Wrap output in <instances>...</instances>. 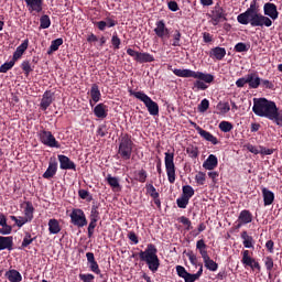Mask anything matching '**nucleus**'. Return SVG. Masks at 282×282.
Segmentation results:
<instances>
[{
  "mask_svg": "<svg viewBox=\"0 0 282 282\" xmlns=\"http://www.w3.org/2000/svg\"><path fill=\"white\" fill-rule=\"evenodd\" d=\"M263 13L259 12L257 0H252L250 7L237 15V21L241 25L250 24L252 28H270L272 26V20L275 21L279 18L276 6L272 2L264 3Z\"/></svg>",
  "mask_w": 282,
  "mask_h": 282,
  "instance_id": "nucleus-1",
  "label": "nucleus"
},
{
  "mask_svg": "<svg viewBox=\"0 0 282 282\" xmlns=\"http://www.w3.org/2000/svg\"><path fill=\"white\" fill-rule=\"evenodd\" d=\"M252 111L260 118H267L279 127H282V110L265 97H254Z\"/></svg>",
  "mask_w": 282,
  "mask_h": 282,
  "instance_id": "nucleus-2",
  "label": "nucleus"
},
{
  "mask_svg": "<svg viewBox=\"0 0 282 282\" xmlns=\"http://www.w3.org/2000/svg\"><path fill=\"white\" fill-rule=\"evenodd\" d=\"M158 253L159 250L153 243H149L144 251L139 252L140 260L145 262L152 273H156L161 267V260Z\"/></svg>",
  "mask_w": 282,
  "mask_h": 282,
  "instance_id": "nucleus-3",
  "label": "nucleus"
},
{
  "mask_svg": "<svg viewBox=\"0 0 282 282\" xmlns=\"http://www.w3.org/2000/svg\"><path fill=\"white\" fill-rule=\"evenodd\" d=\"M173 74L181 78H195L207 84L215 82V75H210V73H200L199 70H191V68H174Z\"/></svg>",
  "mask_w": 282,
  "mask_h": 282,
  "instance_id": "nucleus-4",
  "label": "nucleus"
},
{
  "mask_svg": "<svg viewBox=\"0 0 282 282\" xmlns=\"http://www.w3.org/2000/svg\"><path fill=\"white\" fill-rule=\"evenodd\" d=\"M129 95L142 101L151 116L160 115L159 104L156 101H153L152 98L147 95V93H143V90H129Z\"/></svg>",
  "mask_w": 282,
  "mask_h": 282,
  "instance_id": "nucleus-5",
  "label": "nucleus"
},
{
  "mask_svg": "<svg viewBox=\"0 0 282 282\" xmlns=\"http://www.w3.org/2000/svg\"><path fill=\"white\" fill-rule=\"evenodd\" d=\"M133 144L134 143L129 135H124L121 138L118 154L122 160L128 161L131 159L133 152Z\"/></svg>",
  "mask_w": 282,
  "mask_h": 282,
  "instance_id": "nucleus-6",
  "label": "nucleus"
},
{
  "mask_svg": "<svg viewBox=\"0 0 282 282\" xmlns=\"http://www.w3.org/2000/svg\"><path fill=\"white\" fill-rule=\"evenodd\" d=\"M165 170H166V175L170 184H174L176 182V166L174 163L175 154L166 152L165 154Z\"/></svg>",
  "mask_w": 282,
  "mask_h": 282,
  "instance_id": "nucleus-7",
  "label": "nucleus"
},
{
  "mask_svg": "<svg viewBox=\"0 0 282 282\" xmlns=\"http://www.w3.org/2000/svg\"><path fill=\"white\" fill-rule=\"evenodd\" d=\"M37 138L42 144L48 148L61 149L59 142L56 140V138L53 135V132H51L50 130H39Z\"/></svg>",
  "mask_w": 282,
  "mask_h": 282,
  "instance_id": "nucleus-8",
  "label": "nucleus"
},
{
  "mask_svg": "<svg viewBox=\"0 0 282 282\" xmlns=\"http://www.w3.org/2000/svg\"><path fill=\"white\" fill-rule=\"evenodd\" d=\"M127 54L139 64H147V63H153L155 62V57L153 54L149 52H139L131 47L127 48Z\"/></svg>",
  "mask_w": 282,
  "mask_h": 282,
  "instance_id": "nucleus-9",
  "label": "nucleus"
},
{
  "mask_svg": "<svg viewBox=\"0 0 282 282\" xmlns=\"http://www.w3.org/2000/svg\"><path fill=\"white\" fill-rule=\"evenodd\" d=\"M226 17H228V13H226V10L217 2L209 14L213 25L217 26L219 23L228 21Z\"/></svg>",
  "mask_w": 282,
  "mask_h": 282,
  "instance_id": "nucleus-10",
  "label": "nucleus"
},
{
  "mask_svg": "<svg viewBox=\"0 0 282 282\" xmlns=\"http://www.w3.org/2000/svg\"><path fill=\"white\" fill-rule=\"evenodd\" d=\"M69 217H70V224H73L78 228H84L85 226L88 225L86 214L84 213V210L79 208L73 209L72 213L69 214Z\"/></svg>",
  "mask_w": 282,
  "mask_h": 282,
  "instance_id": "nucleus-11",
  "label": "nucleus"
},
{
  "mask_svg": "<svg viewBox=\"0 0 282 282\" xmlns=\"http://www.w3.org/2000/svg\"><path fill=\"white\" fill-rule=\"evenodd\" d=\"M154 33L162 41L170 36V29L166 26L164 20H159L155 22Z\"/></svg>",
  "mask_w": 282,
  "mask_h": 282,
  "instance_id": "nucleus-12",
  "label": "nucleus"
},
{
  "mask_svg": "<svg viewBox=\"0 0 282 282\" xmlns=\"http://www.w3.org/2000/svg\"><path fill=\"white\" fill-rule=\"evenodd\" d=\"M242 264H245L246 267H250L251 269H256L258 270V272H261V264H259V262H257L254 259H252L250 257V251L245 250L242 252V260H241Z\"/></svg>",
  "mask_w": 282,
  "mask_h": 282,
  "instance_id": "nucleus-13",
  "label": "nucleus"
},
{
  "mask_svg": "<svg viewBox=\"0 0 282 282\" xmlns=\"http://www.w3.org/2000/svg\"><path fill=\"white\" fill-rule=\"evenodd\" d=\"M59 169L63 171H77V165L66 155H57Z\"/></svg>",
  "mask_w": 282,
  "mask_h": 282,
  "instance_id": "nucleus-14",
  "label": "nucleus"
},
{
  "mask_svg": "<svg viewBox=\"0 0 282 282\" xmlns=\"http://www.w3.org/2000/svg\"><path fill=\"white\" fill-rule=\"evenodd\" d=\"M54 93H52V90H45V93H43L42 95V99L40 102V109L42 111H46L50 106L54 102Z\"/></svg>",
  "mask_w": 282,
  "mask_h": 282,
  "instance_id": "nucleus-15",
  "label": "nucleus"
},
{
  "mask_svg": "<svg viewBox=\"0 0 282 282\" xmlns=\"http://www.w3.org/2000/svg\"><path fill=\"white\" fill-rule=\"evenodd\" d=\"M57 171H58L57 161L51 159L48 162V166H47L46 171L43 173L42 177L45 180H51L56 175Z\"/></svg>",
  "mask_w": 282,
  "mask_h": 282,
  "instance_id": "nucleus-16",
  "label": "nucleus"
},
{
  "mask_svg": "<svg viewBox=\"0 0 282 282\" xmlns=\"http://www.w3.org/2000/svg\"><path fill=\"white\" fill-rule=\"evenodd\" d=\"M86 259H87V264L89 267V270L95 274H101V270L98 262L96 261L95 253L87 252Z\"/></svg>",
  "mask_w": 282,
  "mask_h": 282,
  "instance_id": "nucleus-17",
  "label": "nucleus"
},
{
  "mask_svg": "<svg viewBox=\"0 0 282 282\" xmlns=\"http://www.w3.org/2000/svg\"><path fill=\"white\" fill-rule=\"evenodd\" d=\"M30 12L41 13L43 11V0H24Z\"/></svg>",
  "mask_w": 282,
  "mask_h": 282,
  "instance_id": "nucleus-18",
  "label": "nucleus"
},
{
  "mask_svg": "<svg viewBox=\"0 0 282 282\" xmlns=\"http://www.w3.org/2000/svg\"><path fill=\"white\" fill-rule=\"evenodd\" d=\"M196 131L205 141L210 142L213 145L219 144V140L210 134V132H207V130H204V128L196 127Z\"/></svg>",
  "mask_w": 282,
  "mask_h": 282,
  "instance_id": "nucleus-19",
  "label": "nucleus"
},
{
  "mask_svg": "<svg viewBox=\"0 0 282 282\" xmlns=\"http://www.w3.org/2000/svg\"><path fill=\"white\" fill-rule=\"evenodd\" d=\"M247 84L249 85L250 89H257L259 86H261V77H259L257 73H248Z\"/></svg>",
  "mask_w": 282,
  "mask_h": 282,
  "instance_id": "nucleus-20",
  "label": "nucleus"
},
{
  "mask_svg": "<svg viewBox=\"0 0 282 282\" xmlns=\"http://www.w3.org/2000/svg\"><path fill=\"white\" fill-rule=\"evenodd\" d=\"M94 115L96 118L106 119L108 117V106L106 104H97L94 108Z\"/></svg>",
  "mask_w": 282,
  "mask_h": 282,
  "instance_id": "nucleus-21",
  "label": "nucleus"
},
{
  "mask_svg": "<svg viewBox=\"0 0 282 282\" xmlns=\"http://www.w3.org/2000/svg\"><path fill=\"white\" fill-rule=\"evenodd\" d=\"M210 58H215L217 61H221L226 57V47L215 46L209 51Z\"/></svg>",
  "mask_w": 282,
  "mask_h": 282,
  "instance_id": "nucleus-22",
  "label": "nucleus"
},
{
  "mask_svg": "<svg viewBox=\"0 0 282 282\" xmlns=\"http://www.w3.org/2000/svg\"><path fill=\"white\" fill-rule=\"evenodd\" d=\"M219 164V161L217 160V156L210 154L207 160L203 163V167L207 171H213L217 167Z\"/></svg>",
  "mask_w": 282,
  "mask_h": 282,
  "instance_id": "nucleus-23",
  "label": "nucleus"
},
{
  "mask_svg": "<svg viewBox=\"0 0 282 282\" xmlns=\"http://www.w3.org/2000/svg\"><path fill=\"white\" fill-rule=\"evenodd\" d=\"M6 249H8L9 251L13 249V237L0 236V251Z\"/></svg>",
  "mask_w": 282,
  "mask_h": 282,
  "instance_id": "nucleus-24",
  "label": "nucleus"
},
{
  "mask_svg": "<svg viewBox=\"0 0 282 282\" xmlns=\"http://www.w3.org/2000/svg\"><path fill=\"white\" fill-rule=\"evenodd\" d=\"M240 238L242 239V245L247 249H252L254 248V239L252 236L248 235V231H242L240 235Z\"/></svg>",
  "mask_w": 282,
  "mask_h": 282,
  "instance_id": "nucleus-25",
  "label": "nucleus"
},
{
  "mask_svg": "<svg viewBox=\"0 0 282 282\" xmlns=\"http://www.w3.org/2000/svg\"><path fill=\"white\" fill-rule=\"evenodd\" d=\"M4 276L9 282H21L23 280L22 274L17 270H9L4 273Z\"/></svg>",
  "mask_w": 282,
  "mask_h": 282,
  "instance_id": "nucleus-26",
  "label": "nucleus"
},
{
  "mask_svg": "<svg viewBox=\"0 0 282 282\" xmlns=\"http://www.w3.org/2000/svg\"><path fill=\"white\" fill-rule=\"evenodd\" d=\"M47 226H48V232L51 235H58L62 231V227L57 219H50Z\"/></svg>",
  "mask_w": 282,
  "mask_h": 282,
  "instance_id": "nucleus-27",
  "label": "nucleus"
},
{
  "mask_svg": "<svg viewBox=\"0 0 282 282\" xmlns=\"http://www.w3.org/2000/svg\"><path fill=\"white\" fill-rule=\"evenodd\" d=\"M63 44H64L63 37H57L55 40H52L51 45L47 50V54L51 55L54 52H57Z\"/></svg>",
  "mask_w": 282,
  "mask_h": 282,
  "instance_id": "nucleus-28",
  "label": "nucleus"
},
{
  "mask_svg": "<svg viewBox=\"0 0 282 282\" xmlns=\"http://www.w3.org/2000/svg\"><path fill=\"white\" fill-rule=\"evenodd\" d=\"M262 197L264 206H270L274 202V194L265 187L262 188Z\"/></svg>",
  "mask_w": 282,
  "mask_h": 282,
  "instance_id": "nucleus-29",
  "label": "nucleus"
},
{
  "mask_svg": "<svg viewBox=\"0 0 282 282\" xmlns=\"http://www.w3.org/2000/svg\"><path fill=\"white\" fill-rule=\"evenodd\" d=\"M252 213H250V210H242L240 212L239 216H238V221H240L241 224L248 225L250 223H252Z\"/></svg>",
  "mask_w": 282,
  "mask_h": 282,
  "instance_id": "nucleus-30",
  "label": "nucleus"
},
{
  "mask_svg": "<svg viewBox=\"0 0 282 282\" xmlns=\"http://www.w3.org/2000/svg\"><path fill=\"white\" fill-rule=\"evenodd\" d=\"M90 97L95 104L100 101L101 93H100V88H99L98 84H93V86L90 88Z\"/></svg>",
  "mask_w": 282,
  "mask_h": 282,
  "instance_id": "nucleus-31",
  "label": "nucleus"
},
{
  "mask_svg": "<svg viewBox=\"0 0 282 282\" xmlns=\"http://www.w3.org/2000/svg\"><path fill=\"white\" fill-rule=\"evenodd\" d=\"M34 206L32 203L28 202L25 203V208H24V218L31 223L34 218Z\"/></svg>",
  "mask_w": 282,
  "mask_h": 282,
  "instance_id": "nucleus-32",
  "label": "nucleus"
},
{
  "mask_svg": "<svg viewBox=\"0 0 282 282\" xmlns=\"http://www.w3.org/2000/svg\"><path fill=\"white\" fill-rule=\"evenodd\" d=\"M52 25V21L48 14H43L40 18V29L42 30H46L48 28H51Z\"/></svg>",
  "mask_w": 282,
  "mask_h": 282,
  "instance_id": "nucleus-33",
  "label": "nucleus"
},
{
  "mask_svg": "<svg viewBox=\"0 0 282 282\" xmlns=\"http://www.w3.org/2000/svg\"><path fill=\"white\" fill-rule=\"evenodd\" d=\"M182 32L180 30H175L173 33V39L171 45L173 47H181L182 46Z\"/></svg>",
  "mask_w": 282,
  "mask_h": 282,
  "instance_id": "nucleus-34",
  "label": "nucleus"
},
{
  "mask_svg": "<svg viewBox=\"0 0 282 282\" xmlns=\"http://www.w3.org/2000/svg\"><path fill=\"white\" fill-rule=\"evenodd\" d=\"M35 240H36V237L32 238V235L30 232H25L24 237H23V240H22V243H21V249L28 248Z\"/></svg>",
  "mask_w": 282,
  "mask_h": 282,
  "instance_id": "nucleus-35",
  "label": "nucleus"
},
{
  "mask_svg": "<svg viewBox=\"0 0 282 282\" xmlns=\"http://www.w3.org/2000/svg\"><path fill=\"white\" fill-rule=\"evenodd\" d=\"M182 191V196L188 198L189 200L195 195V189L191 185L183 186Z\"/></svg>",
  "mask_w": 282,
  "mask_h": 282,
  "instance_id": "nucleus-36",
  "label": "nucleus"
},
{
  "mask_svg": "<svg viewBox=\"0 0 282 282\" xmlns=\"http://www.w3.org/2000/svg\"><path fill=\"white\" fill-rule=\"evenodd\" d=\"M147 194H149L153 199L160 198V193L156 191L153 184L145 185Z\"/></svg>",
  "mask_w": 282,
  "mask_h": 282,
  "instance_id": "nucleus-37",
  "label": "nucleus"
},
{
  "mask_svg": "<svg viewBox=\"0 0 282 282\" xmlns=\"http://www.w3.org/2000/svg\"><path fill=\"white\" fill-rule=\"evenodd\" d=\"M108 185L116 189V188H120V182L117 177H112L111 174L107 175V178H106Z\"/></svg>",
  "mask_w": 282,
  "mask_h": 282,
  "instance_id": "nucleus-38",
  "label": "nucleus"
},
{
  "mask_svg": "<svg viewBox=\"0 0 282 282\" xmlns=\"http://www.w3.org/2000/svg\"><path fill=\"white\" fill-rule=\"evenodd\" d=\"M15 65V62L13 59H10L9 62H4V64H1L0 66V73L7 74L10 69H12Z\"/></svg>",
  "mask_w": 282,
  "mask_h": 282,
  "instance_id": "nucleus-39",
  "label": "nucleus"
},
{
  "mask_svg": "<svg viewBox=\"0 0 282 282\" xmlns=\"http://www.w3.org/2000/svg\"><path fill=\"white\" fill-rule=\"evenodd\" d=\"M218 128L224 133H228V132L232 131L234 126H232V123H230V121H220Z\"/></svg>",
  "mask_w": 282,
  "mask_h": 282,
  "instance_id": "nucleus-40",
  "label": "nucleus"
},
{
  "mask_svg": "<svg viewBox=\"0 0 282 282\" xmlns=\"http://www.w3.org/2000/svg\"><path fill=\"white\" fill-rule=\"evenodd\" d=\"M263 261H264V265H265V269L268 271V274H269V276H271L272 275V269L274 267L273 259H272V257H265L263 259Z\"/></svg>",
  "mask_w": 282,
  "mask_h": 282,
  "instance_id": "nucleus-41",
  "label": "nucleus"
},
{
  "mask_svg": "<svg viewBox=\"0 0 282 282\" xmlns=\"http://www.w3.org/2000/svg\"><path fill=\"white\" fill-rule=\"evenodd\" d=\"M204 265L207 270L215 272L217 271V269H219V264H217V262H215L213 259L209 258V260L204 262Z\"/></svg>",
  "mask_w": 282,
  "mask_h": 282,
  "instance_id": "nucleus-42",
  "label": "nucleus"
},
{
  "mask_svg": "<svg viewBox=\"0 0 282 282\" xmlns=\"http://www.w3.org/2000/svg\"><path fill=\"white\" fill-rule=\"evenodd\" d=\"M206 84H208V83L204 82V79H197L196 82H194L193 89L204 91V90L208 89V86Z\"/></svg>",
  "mask_w": 282,
  "mask_h": 282,
  "instance_id": "nucleus-43",
  "label": "nucleus"
},
{
  "mask_svg": "<svg viewBox=\"0 0 282 282\" xmlns=\"http://www.w3.org/2000/svg\"><path fill=\"white\" fill-rule=\"evenodd\" d=\"M186 153H187L188 156L192 158V159H197V158L199 156V150H198L197 147H193V145L188 147V148L186 149Z\"/></svg>",
  "mask_w": 282,
  "mask_h": 282,
  "instance_id": "nucleus-44",
  "label": "nucleus"
},
{
  "mask_svg": "<svg viewBox=\"0 0 282 282\" xmlns=\"http://www.w3.org/2000/svg\"><path fill=\"white\" fill-rule=\"evenodd\" d=\"M10 219L12 221L15 223V225L21 228L23 227L25 224L30 223L28 219H25L24 217H15V216H10Z\"/></svg>",
  "mask_w": 282,
  "mask_h": 282,
  "instance_id": "nucleus-45",
  "label": "nucleus"
},
{
  "mask_svg": "<svg viewBox=\"0 0 282 282\" xmlns=\"http://www.w3.org/2000/svg\"><path fill=\"white\" fill-rule=\"evenodd\" d=\"M111 44L115 50H120L121 46V39L119 37L118 33L115 32L111 36Z\"/></svg>",
  "mask_w": 282,
  "mask_h": 282,
  "instance_id": "nucleus-46",
  "label": "nucleus"
},
{
  "mask_svg": "<svg viewBox=\"0 0 282 282\" xmlns=\"http://www.w3.org/2000/svg\"><path fill=\"white\" fill-rule=\"evenodd\" d=\"M189 200L191 199H188L187 197L181 196L180 198L176 199V205L177 207L184 209V208H187Z\"/></svg>",
  "mask_w": 282,
  "mask_h": 282,
  "instance_id": "nucleus-47",
  "label": "nucleus"
},
{
  "mask_svg": "<svg viewBox=\"0 0 282 282\" xmlns=\"http://www.w3.org/2000/svg\"><path fill=\"white\" fill-rule=\"evenodd\" d=\"M248 50H250V46L243 42H238L236 45H235V51L237 53H243V52H248Z\"/></svg>",
  "mask_w": 282,
  "mask_h": 282,
  "instance_id": "nucleus-48",
  "label": "nucleus"
},
{
  "mask_svg": "<svg viewBox=\"0 0 282 282\" xmlns=\"http://www.w3.org/2000/svg\"><path fill=\"white\" fill-rule=\"evenodd\" d=\"M97 223L98 220L96 219H90V223L88 225V228H87V232H88V238H93L94 234H95V229L97 227Z\"/></svg>",
  "mask_w": 282,
  "mask_h": 282,
  "instance_id": "nucleus-49",
  "label": "nucleus"
},
{
  "mask_svg": "<svg viewBox=\"0 0 282 282\" xmlns=\"http://www.w3.org/2000/svg\"><path fill=\"white\" fill-rule=\"evenodd\" d=\"M217 108L221 113L226 115L230 111V104L228 101H224L223 104H218Z\"/></svg>",
  "mask_w": 282,
  "mask_h": 282,
  "instance_id": "nucleus-50",
  "label": "nucleus"
},
{
  "mask_svg": "<svg viewBox=\"0 0 282 282\" xmlns=\"http://www.w3.org/2000/svg\"><path fill=\"white\" fill-rule=\"evenodd\" d=\"M135 180L140 183H145L148 180V172L145 170H141V171L137 172Z\"/></svg>",
  "mask_w": 282,
  "mask_h": 282,
  "instance_id": "nucleus-51",
  "label": "nucleus"
},
{
  "mask_svg": "<svg viewBox=\"0 0 282 282\" xmlns=\"http://www.w3.org/2000/svg\"><path fill=\"white\" fill-rule=\"evenodd\" d=\"M78 196L82 199H86L88 202H91L94 199L93 195L88 191H86V189L78 191Z\"/></svg>",
  "mask_w": 282,
  "mask_h": 282,
  "instance_id": "nucleus-52",
  "label": "nucleus"
},
{
  "mask_svg": "<svg viewBox=\"0 0 282 282\" xmlns=\"http://www.w3.org/2000/svg\"><path fill=\"white\" fill-rule=\"evenodd\" d=\"M208 107H210V101H208V99H202L200 105L198 106V111L204 113L208 110Z\"/></svg>",
  "mask_w": 282,
  "mask_h": 282,
  "instance_id": "nucleus-53",
  "label": "nucleus"
},
{
  "mask_svg": "<svg viewBox=\"0 0 282 282\" xmlns=\"http://www.w3.org/2000/svg\"><path fill=\"white\" fill-rule=\"evenodd\" d=\"M186 256L193 265L195 267L199 265L198 258L193 251H189L188 253H186Z\"/></svg>",
  "mask_w": 282,
  "mask_h": 282,
  "instance_id": "nucleus-54",
  "label": "nucleus"
},
{
  "mask_svg": "<svg viewBox=\"0 0 282 282\" xmlns=\"http://www.w3.org/2000/svg\"><path fill=\"white\" fill-rule=\"evenodd\" d=\"M195 181L198 185H204L206 183V173L198 172L195 176Z\"/></svg>",
  "mask_w": 282,
  "mask_h": 282,
  "instance_id": "nucleus-55",
  "label": "nucleus"
},
{
  "mask_svg": "<svg viewBox=\"0 0 282 282\" xmlns=\"http://www.w3.org/2000/svg\"><path fill=\"white\" fill-rule=\"evenodd\" d=\"M99 212H98V206L94 205L91 206V210H90V220H99Z\"/></svg>",
  "mask_w": 282,
  "mask_h": 282,
  "instance_id": "nucleus-56",
  "label": "nucleus"
},
{
  "mask_svg": "<svg viewBox=\"0 0 282 282\" xmlns=\"http://www.w3.org/2000/svg\"><path fill=\"white\" fill-rule=\"evenodd\" d=\"M21 69L24 72V74L26 76L30 75V73L32 72V67L29 61H23L21 64Z\"/></svg>",
  "mask_w": 282,
  "mask_h": 282,
  "instance_id": "nucleus-57",
  "label": "nucleus"
},
{
  "mask_svg": "<svg viewBox=\"0 0 282 282\" xmlns=\"http://www.w3.org/2000/svg\"><path fill=\"white\" fill-rule=\"evenodd\" d=\"M176 273L180 278L184 280V278L189 273L185 267L176 265Z\"/></svg>",
  "mask_w": 282,
  "mask_h": 282,
  "instance_id": "nucleus-58",
  "label": "nucleus"
},
{
  "mask_svg": "<svg viewBox=\"0 0 282 282\" xmlns=\"http://www.w3.org/2000/svg\"><path fill=\"white\" fill-rule=\"evenodd\" d=\"M78 278L82 282H94L95 280V275L91 273L79 274Z\"/></svg>",
  "mask_w": 282,
  "mask_h": 282,
  "instance_id": "nucleus-59",
  "label": "nucleus"
},
{
  "mask_svg": "<svg viewBox=\"0 0 282 282\" xmlns=\"http://www.w3.org/2000/svg\"><path fill=\"white\" fill-rule=\"evenodd\" d=\"M167 7H169V10H171L172 12H177L180 10V6L175 0L169 1Z\"/></svg>",
  "mask_w": 282,
  "mask_h": 282,
  "instance_id": "nucleus-60",
  "label": "nucleus"
},
{
  "mask_svg": "<svg viewBox=\"0 0 282 282\" xmlns=\"http://www.w3.org/2000/svg\"><path fill=\"white\" fill-rule=\"evenodd\" d=\"M246 84H248V75L246 77H240L239 79H237L236 82V86L238 88H243L246 86Z\"/></svg>",
  "mask_w": 282,
  "mask_h": 282,
  "instance_id": "nucleus-61",
  "label": "nucleus"
},
{
  "mask_svg": "<svg viewBox=\"0 0 282 282\" xmlns=\"http://www.w3.org/2000/svg\"><path fill=\"white\" fill-rule=\"evenodd\" d=\"M97 134H98L100 138H105V137L108 134L107 126H100V127L97 129Z\"/></svg>",
  "mask_w": 282,
  "mask_h": 282,
  "instance_id": "nucleus-62",
  "label": "nucleus"
},
{
  "mask_svg": "<svg viewBox=\"0 0 282 282\" xmlns=\"http://www.w3.org/2000/svg\"><path fill=\"white\" fill-rule=\"evenodd\" d=\"M273 152H274L273 149L260 147V154H262V155H272Z\"/></svg>",
  "mask_w": 282,
  "mask_h": 282,
  "instance_id": "nucleus-63",
  "label": "nucleus"
},
{
  "mask_svg": "<svg viewBox=\"0 0 282 282\" xmlns=\"http://www.w3.org/2000/svg\"><path fill=\"white\" fill-rule=\"evenodd\" d=\"M197 280H198V278L196 276V274H191V273H188L184 278V282H196Z\"/></svg>",
  "mask_w": 282,
  "mask_h": 282,
  "instance_id": "nucleus-64",
  "label": "nucleus"
}]
</instances>
